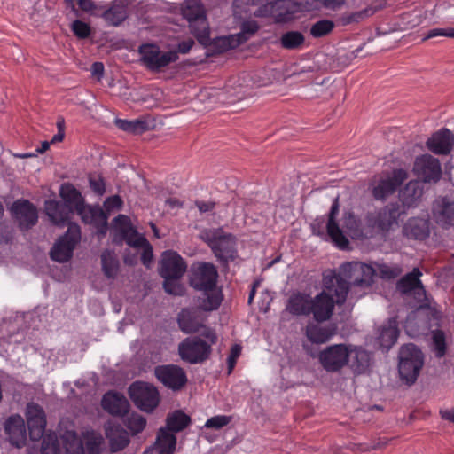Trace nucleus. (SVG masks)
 Segmentation results:
<instances>
[{
  "label": "nucleus",
  "mask_w": 454,
  "mask_h": 454,
  "mask_svg": "<svg viewBox=\"0 0 454 454\" xmlns=\"http://www.w3.org/2000/svg\"><path fill=\"white\" fill-rule=\"evenodd\" d=\"M11 212L22 230L30 229L38 220L36 207L27 200H17L11 207Z\"/></svg>",
  "instance_id": "obj_20"
},
{
  "label": "nucleus",
  "mask_w": 454,
  "mask_h": 454,
  "mask_svg": "<svg viewBox=\"0 0 454 454\" xmlns=\"http://www.w3.org/2000/svg\"><path fill=\"white\" fill-rule=\"evenodd\" d=\"M427 145L434 153L446 155L453 148L454 136L448 129H441L428 138Z\"/></svg>",
  "instance_id": "obj_26"
},
{
  "label": "nucleus",
  "mask_w": 454,
  "mask_h": 454,
  "mask_svg": "<svg viewBox=\"0 0 454 454\" xmlns=\"http://www.w3.org/2000/svg\"><path fill=\"white\" fill-rule=\"evenodd\" d=\"M258 29L259 26L255 21H247L243 23L239 33L229 36L219 37L215 43L222 46V51L233 49L246 42L249 36L256 33Z\"/></svg>",
  "instance_id": "obj_23"
},
{
  "label": "nucleus",
  "mask_w": 454,
  "mask_h": 454,
  "mask_svg": "<svg viewBox=\"0 0 454 454\" xmlns=\"http://www.w3.org/2000/svg\"><path fill=\"white\" fill-rule=\"evenodd\" d=\"M75 212L84 223L93 225L97 228L98 239H102L107 232L108 215L99 206L86 205L83 202Z\"/></svg>",
  "instance_id": "obj_15"
},
{
  "label": "nucleus",
  "mask_w": 454,
  "mask_h": 454,
  "mask_svg": "<svg viewBox=\"0 0 454 454\" xmlns=\"http://www.w3.org/2000/svg\"><path fill=\"white\" fill-rule=\"evenodd\" d=\"M262 5L255 11L256 17H274L281 20L285 15L283 10L286 4V0H260Z\"/></svg>",
  "instance_id": "obj_36"
},
{
  "label": "nucleus",
  "mask_w": 454,
  "mask_h": 454,
  "mask_svg": "<svg viewBox=\"0 0 454 454\" xmlns=\"http://www.w3.org/2000/svg\"><path fill=\"white\" fill-rule=\"evenodd\" d=\"M348 295V286L340 276L334 271L323 277V291L311 300V314L317 322L331 318L334 306L345 303Z\"/></svg>",
  "instance_id": "obj_1"
},
{
  "label": "nucleus",
  "mask_w": 454,
  "mask_h": 454,
  "mask_svg": "<svg viewBox=\"0 0 454 454\" xmlns=\"http://www.w3.org/2000/svg\"><path fill=\"white\" fill-rule=\"evenodd\" d=\"M206 240L218 260L231 261L236 257V239L222 229L213 230L207 234Z\"/></svg>",
  "instance_id": "obj_5"
},
{
  "label": "nucleus",
  "mask_w": 454,
  "mask_h": 454,
  "mask_svg": "<svg viewBox=\"0 0 454 454\" xmlns=\"http://www.w3.org/2000/svg\"><path fill=\"white\" fill-rule=\"evenodd\" d=\"M318 323L309 322L306 326L305 335L312 343H325L336 334L337 327L333 325H321Z\"/></svg>",
  "instance_id": "obj_29"
},
{
  "label": "nucleus",
  "mask_w": 454,
  "mask_h": 454,
  "mask_svg": "<svg viewBox=\"0 0 454 454\" xmlns=\"http://www.w3.org/2000/svg\"><path fill=\"white\" fill-rule=\"evenodd\" d=\"M194 44V41L191 38L184 40L177 44V51L182 54L188 53Z\"/></svg>",
  "instance_id": "obj_64"
},
{
  "label": "nucleus",
  "mask_w": 454,
  "mask_h": 454,
  "mask_svg": "<svg viewBox=\"0 0 454 454\" xmlns=\"http://www.w3.org/2000/svg\"><path fill=\"white\" fill-rule=\"evenodd\" d=\"M81 239V229L75 223H68L67 232L61 236L51 250V257L59 262H67Z\"/></svg>",
  "instance_id": "obj_8"
},
{
  "label": "nucleus",
  "mask_w": 454,
  "mask_h": 454,
  "mask_svg": "<svg viewBox=\"0 0 454 454\" xmlns=\"http://www.w3.org/2000/svg\"><path fill=\"white\" fill-rule=\"evenodd\" d=\"M102 270L108 278H114L119 271V260L114 252L106 250L101 254Z\"/></svg>",
  "instance_id": "obj_45"
},
{
  "label": "nucleus",
  "mask_w": 454,
  "mask_h": 454,
  "mask_svg": "<svg viewBox=\"0 0 454 454\" xmlns=\"http://www.w3.org/2000/svg\"><path fill=\"white\" fill-rule=\"evenodd\" d=\"M45 213L51 221L59 226H64L68 222V212L56 200L45 202Z\"/></svg>",
  "instance_id": "obj_41"
},
{
  "label": "nucleus",
  "mask_w": 454,
  "mask_h": 454,
  "mask_svg": "<svg viewBox=\"0 0 454 454\" xmlns=\"http://www.w3.org/2000/svg\"><path fill=\"white\" fill-rule=\"evenodd\" d=\"M139 53L143 65L152 71H158L178 59L176 51H161L159 46L153 43L141 45Z\"/></svg>",
  "instance_id": "obj_10"
},
{
  "label": "nucleus",
  "mask_w": 454,
  "mask_h": 454,
  "mask_svg": "<svg viewBox=\"0 0 454 454\" xmlns=\"http://www.w3.org/2000/svg\"><path fill=\"white\" fill-rule=\"evenodd\" d=\"M432 218L440 226L454 225V201L447 197L436 199L432 207Z\"/></svg>",
  "instance_id": "obj_22"
},
{
  "label": "nucleus",
  "mask_w": 454,
  "mask_h": 454,
  "mask_svg": "<svg viewBox=\"0 0 454 454\" xmlns=\"http://www.w3.org/2000/svg\"><path fill=\"white\" fill-rule=\"evenodd\" d=\"M129 394L135 405L145 412H152L160 402L159 391L150 383L133 382L129 387Z\"/></svg>",
  "instance_id": "obj_7"
},
{
  "label": "nucleus",
  "mask_w": 454,
  "mask_h": 454,
  "mask_svg": "<svg viewBox=\"0 0 454 454\" xmlns=\"http://www.w3.org/2000/svg\"><path fill=\"white\" fill-rule=\"evenodd\" d=\"M339 198L337 197L334 199L331 206L326 229L328 235L335 243V245L341 249H345L348 246V239L345 237V235L343 234V231L339 227V225L335 222V218L339 214Z\"/></svg>",
  "instance_id": "obj_27"
},
{
  "label": "nucleus",
  "mask_w": 454,
  "mask_h": 454,
  "mask_svg": "<svg viewBox=\"0 0 454 454\" xmlns=\"http://www.w3.org/2000/svg\"><path fill=\"white\" fill-rule=\"evenodd\" d=\"M218 271L210 262H197L192 264L189 282L191 286L202 291L217 286Z\"/></svg>",
  "instance_id": "obj_13"
},
{
  "label": "nucleus",
  "mask_w": 454,
  "mask_h": 454,
  "mask_svg": "<svg viewBox=\"0 0 454 454\" xmlns=\"http://www.w3.org/2000/svg\"><path fill=\"white\" fill-rule=\"evenodd\" d=\"M401 215L397 204H389L370 216V223L372 227L381 231L390 230L397 224Z\"/></svg>",
  "instance_id": "obj_21"
},
{
  "label": "nucleus",
  "mask_w": 454,
  "mask_h": 454,
  "mask_svg": "<svg viewBox=\"0 0 454 454\" xmlns=\"http://www.w3.org/2000/svg\"><path fill=\"white\" fill-rule=\"evenodd\" d=\"M166 429L177 433L184 430L191 423V419L184 411L177 410L169 413L166 419Z\"/></svg>",
  "instance_id": "obj_44"
},
{
  "label": "nucleus",
  "mask_w": 454,
  "mask_h": 454,
  "mask_svg": "<svg viewBox=\"0 0 454 454\" xmlns=\"http://www.w3.org/2000/svg\"><path fill=\"white\" fill-rule=\"evenodd\" d=\"M403 234L407 239L425 240L430 235V222L423 217H411L403 226Z\"/></svg>",
  "instance_id": "obj_25"
},
{
  "label": "nucleus",
  "mask_w": 454,
  "mask_h": 454,
  "mask_svg": "<svg viewBox=\"0 0 454 454\" xmlns=\"http://www.w3.org/2000/svg\"><path fill=\"white\" fill-rule=\"evenodd\" d=\"M102 441L100 438H92L86 442V451L88 454H99Z\"/></svg>",
  "instance_id": "obj_62"
},
{
  "label": "nucleus",
  "mask_w": 454,
  "mask_h": 454,
  "mask_svg": "<svg viewBox=\"0 0 454 454\" xmlns=\"http://www.w3.org/2000/svg\"><path fill=\"white\" fill-rule=\"evenodd\" d=\"M399 335L398 325L395 318H390L387 323L382 326L379 343L384 351H388L390 348L397 341Z\"/></svg>",
  "instance_id": "obj_37"
},
{
  "label": "nucleus",
  "mask_w": 454,
  "mask_h": 454,
  "mask_svg": "<svg viewBox=\"0 0 454 454\" xmlns=\"http://www.w3.org/2000/svg\"><path fill=\"white\" fill-rule=\"evenodd\" d=\"M106 435L109 440L110 449L113 452L123 450L129 443L127 431L120 425H109L106 428Z\"/></svg>",
  "instance_id": "obj_34"
},
{
  "label": "nucleus",
  "mask_w": 454,
  "mask_h": 454,
  "mask_svg": "<svg viewBox=\"0 0 454 454\" xmlns=\"http://www.w3.org/2000/svg\"><path fill=\"white\" fill-rule=\"evenodd\" d=\"M231 420V418L230 416L226 415H216L212 418H209L205 425V428H212L215 430H219L223 428V427L227 426Z\"/></svg>",
  "instance_id": "obj_53"
},
{
  "label": "nucleus",
  "mask_w": 454,
  "mask_h": 454,
  "mask_svg": "<svg viewBox=\"0 0 454 454\" xmlns=\"http://www.w3.org/2000/svg\"><path fill=\"white\" fill-rule=\"evenodd\" d=\"M211 353V345L199 337H188L178 345L182 360L194 364L207 360Z\"/></svg>",
  "instance_id": "obj_11"
},
{
  "label": "nucleus",
  "mask_w": 454,
  "mask_h": 454,
  "mask_svg": "<svg viewBox=\"0 0 454 454\" xmlns=\"http://www.w3.org/2000/svg\"><path fill=\"white\" fill-rule=\"evenodd\" d=\"M101 16L108 25L118 27L128 18L127 5L121 1H114Z\"/></svg>",
  "instance_id": "obj_35"
},
{
  "label": "nucleus",
  "mask_w": 454,
  "mask_h": 454,
  "mask_svg": "<svg viewBox=\"0 0 454 454\" xmlns=\"http://www.w3.org/2000/svg\"><path fill=\"white\" fill-rule=\"evenodd\" d=\"M424 364V356L414 344L403 345L399 351L398 372L402 380L413 384Z\"/></svg>",
  "instance_id": "obj_4"
},
{
  "label": "nucleus",
  "mask_w": 454,
  "mask_h": 454,
  "mask_svg": "<svg viewBox=\"0 0 454 454\" xmlns=\"http://www.w3.org/2000/svg\"><path fill=\"white\" fill-rule=\"evenodd\" d=\"M112 231L117 244L125 241L130 247H139L146 243V239L138 234L130 218L125 215H119L113 220Z\"/></svg>",
  "instance_id": "obj_9"
},
{
  "label": "nucleus",
  "mask_w": 454,
  "mask_h": 454,
  "mask_svg": "<svg viewBox=\"0 0 454 454\" xmlns=\"http://www.w3.org/2000/svg\"><path fill=\"white\" fill-rule=\"evenodd\" d=\"M182 14L189 22L192 34L204 46L211 44L209 27L205 8L200 0H185L182 5Z\"/></svg>",
  "instance_id": "obj_3"
},
{
  "label": "nucleus",
  "mask_w": 454,
  "mask_h": 454,
  "mask_svg": "<svg viewBox=\"0 0 454 454\" xmlns=\"http://www.w3.org/2000/svg\"><path fill=\"white\" fill-rule=\"evenodd\" d=\"M137 248H143V252H142V254H141V261L143 262V264L146 267H149L150 263L152 262V260H153V248H152V246L148 243V241L146 240V243L142 245V246H139V247H136Z\"/></svg>",
  "instance_id": "obj_61"
},
{
  "label": "nucleus",
  "mask_w": 454,
  "mask_h": 454,
  "mask_svg": "<svg viewBox=\"0 0 454 454\" xmlns=\"http://www.w3.org/2000/svg\"><path fill=\"white\" fill-rule=\"evenodd\" d=\"M200 292L201 294L195 301L198 309L210 312L216 310L221 306L223 301V294L222 289L217 286Z\"/></svg>",
  "instance_id": "obj_28"
},
{
  "label": "nucleus",
  "mask_w": 454,
  "mask_h": 454,
  "mask_svg": "<svg viewBox=\"0 0 454 454\" xmlns=\"http://www.w3.org/2000/svg\"><path fill=\"white\" fill-rule=\"evenodd\" d=\"M335 274L340 276L348 286L349 298L358 299L366 294L375 275V268L372 264L360 262L343 263Z\"/></svg>",
  "instance_id": "obj_2"
},
{
  "label": "nucleus",
  "mask_w": 454,
  "mask_h": 454,
  "mask_svg": "<svg viewBox=\"0 0 454 454\" xmlns=\"http://www.w3.org/2000/svg\"><path fill=\"white\" fill-rule=\"evenodd\" d=\"M72 30L77 37L82 39L87 38L90 34V26L79 20H76L72 23Z\"/></svg>",
  "instance_id": "obj_58"
},
{
  "label": "nucleus",
  "mask_w": 454,
  "mask_h": 454,
  "mask_svg": "<svg viewBox=\"0 0 454 454\" xmlns=\"http://www.w3.org/2000/svg\"><path fill=\"white\" fill-rule=\"evenodd\" d=\"M27 423L32 441H39L45 432L46 418L43 410L35 403H28L26 409Z\"/></svg>",
  "instance_id": "obj_19"
},
{
  "label": "nucleus",
  "mask_w": 454,
  "mask_h": 454,
  "mask_svg": "<svg viewBox=\"0 0 454 454\" xmlns=\"http://www.w3.org/2000/svg\"><path fill=\"white\" fill-rule=\"evenodd\" d=\"M155 376L165 387L172 390L181 389L187 382L184 369L175 364L157 366Z\"/></svg>",
  "instance_id": "obj_16"
},
{
  "label": "nucleus",
  "mask_w": 454,
  "mask_h": 454,
  "mask_svg": "<svg viewBox=\"0 0 454 454\" xmlns=\"http://www.w3.org/2000/svg\"><path fill=\"white\" fill-rule=\"evenodd\" d=\"M13 334L9 335L8 337L1 336L0 337V355L2 356H5L8 354L9 347L12 344H16L20 341L18 338H14Z\"/></svg>",
  "instance_id": "obj_60"
},
{
  "label": "nucleus",
  "mask_w": 454,
  "mask_h": 454,
  "mask_svg": "<svg viewBox=\"0 0 454 454\" xmlns=\"http://www.w3.org/2000/svg\"><path fill=\"white\" fill-rule=\"evenodd\" d=\"M343 228L346 231L353 233L358 231L359 223L355 215L351 212H345L343 215Z\"/></svg>",
  "instance_id": "obj_57"
},
{
  "label": "nucleus",
  "mask_w": 454,
  "mask_h": 454,
  "mask_svg": "<svg viewBox=\"0 0 454 454\" xmlns=\"http://www.w3.org/2000/svg\"><path fill=\"white\" fill-rule=\"evenodd\" d=\"M101 404L106 411L117 416L125 415L129 407V403L126 397L123 395L115 392L106 393L103 395Z\"/></svg>",
  "instance_id": "obj_30"
},
{
  "label": "nucleus",
  "mask_w": 454,
  "mask_h": 454,
  "mask_svg": "<svg viewBox=\"0 0 454 454\" xmlns=\"http://www.w3.org/2000/svg\"><path fill=\"white\" fill-rule=\"evenodd\" d=\"M4 430L12 445L18 448L25 445L27 430L25 421L20 415L11 416L4 423Z\"/></svg>",
  "instance_id": "obj_24"
},
{
  "label": "nucleus",
  "mask_w": 454,
  "mask_h": 454,
  "mask_svg": "<svg viewBox=\"0 0 454 454\" xmlns=\"http://www.w3.org/2000/svg\"><path fill=\"white\" fill-rule=\"evenodd\" d=\"M197 308L183 309L178 314L177 322L182 332L185 333H196L203 325Z\"/></svg>",
  "instance_id": "obj_31"
},
{
  "label": "nucleus",
  "mask_w": 454,
  "mask_h": 454,
  "mask_svg": "<svg viewBox=\"0 0 454 454\" xmlns=\"http://www.w3.org/2000/svg\"><path fill=\"white\" fill-rule=\"evenodd\" d=\"M375 274L383 279H393L403 272V269L399 264L374 263Z\"/></svg>",
  "instance_id": "obj_48"
},
{
  "label": "nucleus",
  "mask_w": 454,
  "mask_h": 454,
  "mask_svg": "<svg viewBox=\"0 0 454 454\" xmlns=\"http://www.w3.org/2000/svg\"><path fill=\"white\" fill-rule=\"evenodd\" d=\"M65 454H85V450L81 439L76 432L73 430L66 431L61 435Z\"/></svg>",
  "instance_id": "obj_43"
},
{
  "label": "nucleus",
  "mask_w": 454,
  "mask_h": 454,
  "mask_svg": "<svg viewBox=\"0 0 454 454\" xmlns=\"http://www.w3.org/2000/svg\"><path fill=\"white\" fill-rule=\"evenodd\" d=\"M184 260L176 252H163L160 260V273L163 278H180L186 271Z\"/></svg>",
  "instance_id": "obj_17"
},
{
  "label": "nucleus",
  "mask_w": 454,
  "mask_h": 454,
  "mask_svg": "<svg viewBox=\"0 0 454 454\" xmlns=\"http://www.w3.org/2000/svg\"><path fill=\"white\" fill-rule=\"evenodd\" d=\"M436 36H447L450 38H454V27L448 28H433L427 32V34L423 37V41L428 40L430 38H434Z\"/></svg>",
  "instance_id": "obj_59"
},
{
  "label": "nucleus",
  "mask_w": 454,
  "mask_h": 454,
  "mask_svg": "<svg viewBox=\"0 0 454 454\" xmlns=\"http://www.w3.org/2000/svg\"><path fill=\"white\" fill-rule=\"evenodd\" d=\"M312 297L307 294L296 293L288 299L286 309L295 316H309L311 314Z\"/></svg>",
  "instance_id": "obj_32"
},
{
  "label": "nucleus",
  "mask_w": 454,
  "mask_h": 454,
  "mask_svg": "<svg viewBox=\"0 0 454 454\" xmlns=\"http://www.w3.org/2000/svg\"><path fill=\"white\" fill-rule=\"evenodd\" d=\"M350 351L349 345L347 344L330 345L320 351L318 360L326 372H337L348 365Z\"/></svg>",
  "instance_id": "obj_6"
},
{
  "label": "nucleus",
  "mask_w": 454,
  "mask_h": 454,
  "mask_svg": "<svg viewBox=\"0 0 454 454\" xmlns=\"http://www.w3.org/2000/svg\"><path fill=\"white\" fill-rule=\"evenodd\" d=\"M77 4L82 11L90 14H95L94 12L98 9V6L92 0H77Z\"/></svg>",
  "instance_id": "obj_63"
},
{
  "label": "nucleus",
  "mask_w": 454,
  "mask_h": 454,
  "mask_svg": "<svg viewBox=\"0 0 454 454\" xmlns=\"http://www.w3.org/2000/svg\"><path fill=\"white\" fill-rule=\"evenodd\" d=\"M304 35L299 31H289L283 34L280 37L281 46L285 49L294 50L303 44Z\"/></svg>",
  "instance_id": "obj_47"
},
{
  "label": "nucleus",
  "mask_w": 454,
  "mask_h": 454,
  "mask_svg": "<svg viewBox=\"0 0 454 454\" xmlns=\"http://www.w3.org/2000/svg\"><path fill=\"white\" fill-rule=\"evenodd\" d=\"M114 124L121 130L130 134H141L150 129V125L146 120L138 118L135 120H124L116 118Z\"/></svg>",
  "instance_id": "obj_42"
},
{
  "label": "nucleus",
  "mask_w": 454,
  "mask_h": 454,
  "mask_svg": "<svg viewBox=\"0 0 454 454\" xmlns=\"http://www.w3.org/2000/svg\"><path fill=\"white\" fill-rule=\"evenodd\" d=\"M89 184L90 189L98 195L102 196L106 192V183L101 176L90 175Z\"/></svg>",
  "instance_id": "obj_56"
},
{
  "label": "nucleus",
  "mask_w": 454,
  "mask_h": 454,
  "mask_svg": "<svg viewBox=\"0 0 454 454\" xmlns=\"http://www.w3.org/2000/svg\"><path fill=\"white\" fill-rule=\"evenodd\" d=\"M423 194V188L419 181H410L400 192L399 200L404 208L414 207Z\"/></svg>",
  "instance_id": "obj_33"
},
{
  "label": "nucleus",
  "mask_w": 454,
  "mask_h": 454,
  "mask_svg": "<svg viewBox=\"0 0 454 454\" xmlns=\"http://www.w3.org/2000/svg\"><path fill=\"white\" fill-rule=\"evenodd\" d=\"M373 13L374 10L372 8H364L363 10L343 15L341 18V21L344 25L358 23L364 20L365 18H368L369 16L372 15Z\"/></svg>",
  "instance_id": "obj_51"
},
{
  "label": "nucleus",
  "mask_w": 454,
  "mask_h": 454,
  "mask_svg": "<svg viewBox=\"0 0 454 454\" xmlns=\"http://www.w3.org/2000/svg\"><path fill=\"white\" fill-rule=\"evenodd\" d=\"M413 170L424 182H435L440 179L442 175L438 159L429 154L418 157L414 162Z\"/></svg>",
  "instance_id": "obj_18"
},
{
  "label": "nucleus",
  "mask_w": 454,
  "mask_h": 454,
  "mask_svg": "<svg viewBox=\"0 0 454 454\" xmlns=\"http://www.w3.org/2000/svg\"><path fill=\"white\" fill-rule=\"evenodd\" d=\"M124 423L133 434H137L145 429L146 419L140 414L131 413L126 418Z\"/></svg>",
  "instance_id": "obj_50"
},
{
  "label": "nucleus",
  "mask_w": 454,
  "mask_h": 454,
  "mask_svg": "<svg viewBox=\"0 0 454 454\" xmlns=\"http://www.w3.org/2000/svg\"><path fill=\"white\" fill-rule=\"evenodd\" d=\"M432 339L436 356H443L446 352L445 335L443 332L440 330L433 331Z\"/></svg>",
  "instance_id": "obj_52"
},
{
  "label": "nucleus",
  "mask_w": 454,
  "mask_h": 454,
  "mask_svg": "<svg viewBox=\"0 0 454 454\" xmlns=\"http://www.w3.org/2000/svg\"><path fill=\"white\" fill-rule=\"evenodd\" d=\"M41 439H43L41 454H62V450L55 433H48Z\"/></svg>",
  "instance_id": "obj_46"
},
{
  "label": "nucleus",
  "mask_w": 454,
  "mask_h": 454,
  "mask_svg": "<svg viewBox=\"0 0 454 454\" xmlns=\"http://www.w3.org/2000/svg\"><path fill=\"white\" fill-rule=\"evenodd\" d=\"M350 360L348 365L356 373L364 372L369 366L370 354L361 347L350 345Z\"/></svg>",
  "instance_id": "obj_38"
},
{
  "label": "nucleus",
  "mask_w": 454,
  "mask_h": 454,
  "mask_svg": "<svg viewBox=\"0 0 454 454\" xmlns=\"http://www.w3.org/2000/svg\"><path fill=\"white\" fill-rule=\"evenodd\" d=\"M59 194L70 211H75L84 202L81 192L68 183L60 186Z\"/></svg>",
  "instance_id": "obj_40"
},
{
  "label": "nucleus",
  "mask_w": 454,
  "mask_h": 454,
  "mask_svg": "<svg viewBox=\"0 0 454 454\" xmlns=\"http://www.w3.org/2000/svg\"><path fill=\"white\" fill-rule=\"evenodd\" d=\"M164 289L167 293L174 295H183L184 287L178 282L179 278H164Z\"/></svg>",
  "instance_id": "obj_55"
},
{
  "label": "nucleus",
  "mask_w": 454,
  "mask_h": 454,
  "mask_svg": "<svg viewBox=\"0 0 454 454\" xmlns=\"http://www.w3.org/2000/svg\"><path fill=\"white\" fill-rule=\"evenodd\" d=\"M407 179L405 170L399 168L392 172V175L375 177L371 184L373 197L379 200H384L392 195L398 186Z\"/></svg>",
  "instance_id": "obj_12"
},
{
  "label": "nucleus",
  "mask_w": 454,
  "mask_h": 454,
  "mask_svg": "<svg viewBox=\"0 0 454 454\" xmlns=\"http://www.w3.org/2000/svg\"><path fill=\"white\" fill-rule=\"evenodd\" d=\"M422 272L419 268H414L404 275L397 282V289L403 294L413 293L414 298L420 302L419 309L428 306L427 302L426 290L419 278Z\"/></svg>",
  "instance_id": "obj_14"
},
{
  "label": "nucleus",
  "mask_w": 454,
  "mask_h": 454,
  "mask_svg": "<svg viewBox=\"0 0 454 454\" xmlns=\"http://www.w3.org/2000/svg\"><path fill=\"white\" fill-rule=\"evenodd\" d=\"M176 445V437L173 432L161 427L154 443L158 454H174Z\"/></svg>",
  "instance_id": "obj_39"
},
{
  "label": "nucleus",
  "mask_w": 454,
  "mask_h": 454,
  "mask_svg": "<svg viewBox=\"0 0 454 454\" xmlns=\"http://www.w3.org/2000/svg\"><path fill=\"white\" fill-rule=\"evenodd\" d=\"M123 202L119 195H113L107 197L104 201V211L108 215L110 213L120 210L122 207Z\"/></svg>",
  "instance_id": "obj_54"
},
{
  "label": "nucleus",
  "mask_w": 454,
  "mask_h": 454,
  "mask_svg": "<svg viewBox=\"0 0 454 454\" xmlns=\"http://www.w3.org/2000/svg\"><path fill=\"white\" fill-rule=\"evenodd\" d=\"M335 24L330 20H320L314 23L309 30V33L314 38H320L329 35L334 28Z\"/></svg>",
  "instance_id": "obj_49"
}]
</instances>
